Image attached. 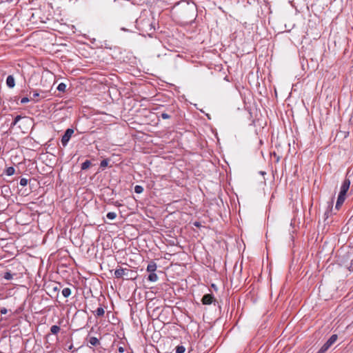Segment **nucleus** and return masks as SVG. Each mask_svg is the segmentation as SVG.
I'll use <instances>...</instances> for the list:
<instances>
[{"mask_svg": "<svg viewBox=\"0 0 353 353\" xmlns=\"http://www.w3.org/2000/svg\"><path fill=\"white\" fill-rule=\"evenodd\" d=\"M183 19L192 21L196 16V6L194 2L181 1L176 4Z\"/></svg>", "mask_w": 353, "mask_h": 353, "instance_id": "f257e3e1", "label": "nucleus"}, {"mask_svg": "<svg viewBox=\"0 0 353 353\" xmlns=\"http://www.w3.org/2000/svg\"><path fill=\"white\" fill-rule=\"evenodd\" d=\"M114 276L117 279H121V278H123V276H125V279H128V280L132 279L133 280L137 278V274H136V272H134L132 270H130L128 268H119L114 271Z\"/></svg>", "mask_w": 353, "mask_h": 353, "instance_id": "f03ea898", "label": "nucleus"}, {"mask_svg": "<svg viewBox=\"0 0 353 353\" xmlns=\"http://www.w3.org/2000/svg\"><path fill=\"white\" fill-rule=\"evenodd\" d=\"M337 335L332 334L329 339L323 344L317 353H325L337 340Z\"/></svg>", "mask_w": 353, "mask_h": 353, "instance_id": "7ed1b4c3", "label": "nucleus"}, {"mask_svg": "<svg viewBox=\"0 0 353 353\" xmlns=\"http://www.w3.org/2000/svg\"><path fill=\"white\" fill-rule=\"evenodd\" d=\"M74 133V130L72 128H68L65 130L64 134L61 138V143L63 146L67 145L70 139L71 138L72 134Z\"/></svg>", "mask_w": 353, "mask_h": 353, "instance_id": "20e7f679", "label": "nucleus"}, {"mask_svg": "<svg viewBox=\"0 0 353 353\" xmlns=\"http://www.w3.org/2000/svg\"><path fill=\"white\" fill-rule=\"evenodd\" d=\"M214 296L212 294H206L203 295L201 302L203 305H210L214 301Z\"/></svg>", "mask_w": 353, "mask_h": 353, "instance_id": "39448f33", "label": "nucleus"}, {"mask_svg": "<svg viewBox=\"0 0 353 353\" xmlns=\"http://www.w3.org/2000/svg\"><path fill=\"white\" fill-rule=\"evenodd\" d=\"M345 196L346 194H343L341 192H339V194L338 196V198H337V201H336V205H335V208H336L337 210H339L341 206L343 205L345 199Z\"/></svg>", "mask_w": 353, "mask_h": 353, "instance_id": "423d86ee", "label": "nucleus"}, {"mask_svg": "<svg viewBox=\"0 0 353 353\" xmlns=\"http://www.w3.org/2000/svg\"><path fill=\"white\" fill-rule=\"evenodd\" d=\"M350 185V181L349 179H345L341 185L340 192L346 194L347 192L349 190Z\"/></svg>", "mask_w": 353, "mask_h": 353, "instance_id": "0eeeda50", "label": "nucleus"}, {"mask_svg": "<svg viewBox=\"0 0 353 353\" xmlns=\"http://www.w3.org/2000/svg\"><path fill=\"white\" fill-rule=\"evenodd\" d=\"M6 85L8 87L12 88L15 85L14 79L12 75H9L6 79Z\"/></svg>", "mask_w": 353, "mask_h": 353, "instance_id": "6e6552de", "label": "nucleus"}, {"mask_svg": "<svg viewBox=\"0 0 353 353\" xmlns=\"http://www.w3.org/2000/svg\"><path fill=\"white\" fill-rule=\"evenodd\" d=\"M157 270V264L154 261H150L147 266V271L148 272H154Z\"/></svg>", "mask_w": 353, "mask_h": 353, "instance_id": "1a4fd4ad", "label": "nucleus"}, {"mask_svg": "<svg viewBox=\"0 0 353 353\" xmlns=\"http://www.w3.org/2000/svg\"><path fill=\"white\" fill-rule=\"evenodd\" d=\"M89 343L91 345H93V346H97L100 344L99 339L95 336L90 337Z\"/></svg>", "mask_w": 353, "mask_h": 353, "instance_id": "9d476101", "label": "nucleus"}, {"mask_svg": "<svg viewBox=\"0 0 353 353\" xmlns=\"http://www.w3.org/2000/svg\"><path fill=\"white\" fill-rule=\"evenodd\" d=\"M148 280L151 282H155L158 280V276L154 272H150V274L148 276Z\"/></svg>", "mask_w": 353, "mask_h": 353, "instance_id": "9b49d317", "label": "nucleus"}, {"mask_svg": "<svg viewBox=\"0 0 353 353\" xmlns=\"http://www.w3.org/2000/svg\"><path fill=\"white\" fill-rule=\"evenodd\" d=\"M104 313L105 310L102 307H98L94 312V314L97 316H103L104 315Z\"/></svg>", "mask_w": 353, "mask_h": 353, "instance_id": "f8f14e48", "label": "nucleus"}, {"mask_svg": "<svg viewBox=\"0 0 353 353\" xmlns=\"http://www.w3.org/2000/svg\"><path fill=\"white\" fill-rule=\"evenodd\" d=\"M62 294L64 297L67 298L71 294V290L69 288H65L62 290Z\"/></svg>", "mask_w": 353, "mask_h": 353, "instance_id": "ddd939ff", "label": "nucleus"}, {"mask_svg": "<svg viewBox=\"0 0 353 353\" xmlns=\"http://www.w3.org/2000/svg\"><path fill=\"white\" fill-rule=\"evenodd\" d=\"M91 165V162L89 160H86L82 164H81V170H87L90 168V166Z\"/></svg>", "mask_w": 353, "mask_h": 353, "instance_id": "4468645a", "label": "nucleus"}, {"mask_svg": "<svg viewBox=\"0 0 353 353\" xmlns=\"http://www.w3.org/2000/svg\"><path fill=\"white\" fill-rule=\"evenodd\" d=\"M61 328L58 325H52L51 327H50V331L53 334H57L59 331H60Z\"/></svg>", "mask_w": 353, "mask_h": 353, "instance_id": "2eb2a0df", "label": "nucleus"}, {"mask_svg": "<svg viewBox=\"0 0 353 353\" xmlns=\"http://www.w3.org/2000/svg\"><path fill=\"white\" fill-rule=\"evenodd\" d=\"M66 89V85L63 83H61L57 86V90L61 92H65Z\"/></svg>", "mask_w": 353, "mask_h": 353, "instance_id": "dca6fc26", "label": "nucleus"}, {"mask_svg": "<svg viewBox=\"0 0 353 353\" xmlns=\"http://www.w3.org/2000/svg\"><path fill=\"white\" fill-rule=\"evenodd\" d=\"M134 192L137 194H141L143 192V188L141 185H137L134 187Z\"/></svg>", "mask_w": 353, "mask_h": 353, "instance_id": "f3484780", "label": "nucleus"}, {"mask_svg": "<svg viewBox=\"0 0 353 353\" xmlns=\"http://www.w3.org/2000/svg\"><path fill=\"white\" fill-rule=\"evenodd\" d=\"M107 218L113 220L117 217V214L114 212H110L106 215Z\"/></svg>", "mask_w": 353, "mask_h": 353, "instance_id": "a211bd4d", "label": "nucleus"}, {"mask_svg": "<svg viewBox=\"0 0 353 353\" xmlns=\"http://www.w3.org/2000/svg\"><path fill=\"white\" fill-rule=\"evenodd\" d=\"M109 160L108 159H103L100 163V167L104 168L108 165Z\"/></svg>", "mask_w": 353, "mask_h": 353, "instance_id": "6ab92c4d", "label": "nucleus"}, {"mask_svg": "<svg viewBox=\"0 0 353 353\" xmlns=\"http://www.w3.org/2000/svg\"><path fill=\"white\" fill-rule=\"evenodd\" d=\"M12 274H11L10 272H6L4 273V275H3V279H5L6 280H10L12 279Z\"/></svg>", "mask_w": 353, "mask_h": 353, "instance_id": "aec40b11", "label": "nucleus"}, {"mask_svg": "<svg viewBox=\"0 0 353 353\" xmlns=\"http://www.w3.org/2000/svg\"><path fill=\"white\" fill-rule=\"evenodd\" d=\"M185 350V348L182 345H178L176 347V353H183Z\"/></svg>", "mask_w": 353, "mask_h": 353, "instance_id": "412c9836", "label": "nucleus"}, {"mask_svg": "<svg viewBox=\"0 0 353 353\" xmlns=\"http://www.w3.org/2000/svg\"><path fill=\"white\" fill-rule=\"evenodd\" d=\"M14 169L12 167H9L6 170V174L8 176L12 175L14 174Z\"/></svg>", "mask_w": 353, "mask_h": 353, "instance_id": "4be33fe9", "label": "nucleus"}, {"mask_svg": "<svg viewBox=\"0 0 353 353\" xmlns=\"http://www.w3.org/2000/svg\"><path fill=\"white\" fill-rule=\"evenodd\" d=\"M39 97V93L37 91H34L32 94V97H30L31 100H34L36 101H38V99H35L36 98Z\"/></svg>", "mask_w": 353, "mask_h": 353, "instance_id": "5701e85b", "label": "nucleus"}, {"mask_svg": "<svg viewBox=\"0 0 353 353\" xmlns=\"http://www.w3.org/2000/svg\"><path fill=\"white\" fill-rule=\"evenodd\" d=\"M28 180L27 179L21 178L20 179L19 184L21 186H26L28 184Z\"/></svg>", "mask_w": 353, "mask_h": 353, "instance_id": "b1692460", "label": "nucleus"}, {"mask_svg": "<svg viewBox=\"0 0 353 353\" xmlns=\"http://www.w3.org/2000/svg\"><path fill=\"white\" fill-rule=\"evenodd\" d=\"M21 119V117L20 115H17V116L14 118V121H13V122H12V125H17V123H18V121H19Z\"/></svg>", "mask_w": 353, "mask_h": 353, "instance_id": "393cba45", "label": "nucleus"}, {"mask_svg": "<svg viewBox=\"0 0 353 353\" xmlns=\"http://www.w3.org/2000/svg\"><path fill=\"white\" fill-rule=\"evenodd\" d=\"M161 118L163 119H170L171 117L170 114H168L167 113H165V112L162 113L161 114Z\"/></svg>", "mask_w": 353, "mask_h": 353, "instance_id": "a878e982", "label": "nucleus"}, {"mask_svg": "<svg viewBox=\"0 0 353 353\" xmlns=\"http://www.w3.org/2000/svg\"><path fill=\"white\" fill-rule=\"evenodd\" d=\"M30 100L31 99H29L28 97H23L21 100V103L24 104L26 103H28Z\"/></svg>", "mask_w": 353, "mask_h": 353, "instance_id": "bb28decb", "label": "nucleus"}, {"mask_svg": "<svg viewBox=\"0 0 353 353\" xmlns=\"http://www.w3.org/2000/svg\"><path fill=\"white\" fill-rule=\"evenodd\" d=\"M350 271H353V259L351 260L350 265L347 266Z\"/></svg>", "mask_w": 353, "mask_h": 353, "instance_id": "cd10ccee", "label": "nucleus"}, {"mask_svg": "<svg viewBox=\"0 0 353 353\" xmlns=\"http://www.w3.org/2000/svg\"><path fill=\"white\" fill-rule=\"evenodd\" d=\"M7 312H8V310H7V309L6 307L1 308L0 313L1 314H6Z\"/></svg>", "mask_w": 353, "mask_h": 353, "instance_id": "c85d7f7f", "label": "nucleus"}, {"mask_svg": "<svg viewBox=\"0 0 353 353\" xmlns=\"http://www.w3.org/2000/svg\"><path fill=\"white\" fill-rule=\"evenodd\" d=\"M118 350L119 352L123 353L125 352V348L123 347L120 346L119 347Z\"/></svg>", "mask_w": 353, "mask_h": 353, "instance_id": "c756f323", "label": "nucleus"}, {"mask_svg": "<svg viewBox=\"0 0 353 353\" xmlns=\"http://www.w3.org/2000/svg\"><path fill=\"white\" fill-rule=\"evenodd\" d=\"M73 348V345H71L69 346L68 350H71Z\"/></svg>", "mask_w": 353, "mask_h": 353, "instance_id": "7c9ffc66", "label": "nucleus"}, {"mask_svg": "<svg viewBox=\"0 0 353 353\" xmlns=\"http://www.w3.org/2000/svg\"><path fill=\"white\" fill-rule=\"evenodd\" d=\"M212 287L213 288L216 289V285H215L214 284H212Z\"/></svg>", "mask_w": 353, "mask_h": 353, "instance_id": "2f4dec72", "label": "nucleus"}, {"mask_svg": "<svg viewBox=\"0 0 353 353\" xmlns=\"http://www.w3.org/2000/svg\"><path fill=\"white\" fill-rule=\"evenodd\" d=\"M194 225H195L196 226H198V225H199V223H194Z\"/></svg>", "mask_w": 353, "mask_h": 353, "instance_id": "473e14b6", "label": "nucleus"}]
</instances>
